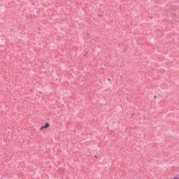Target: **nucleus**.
<instances>
[{
	"mask_svg": "<svg viewBox=\"0 0 179 179\" xmlns=\"http://www.w3.org/2000/svg\"><path fill=\"white\" fill-rule=\"evenodd\" d=\"M45 128H50V124H48V123H46L45 124V126H43L42 127H41V131H43V129H44Z\"/></svg>",
	"mask_w": 179,
	"mask_h": 179,
	"instance_id": "obj_1",
	"label": "nucleus"
},
{
	"mask_svg": "<svg viewBox=\"0 0 179 179\" xmlns=\"http://www.w3.org/2000/svg\"><path fill=\"white\" fill-rule=\"evenodd\" d=\"M173 179H179V175L177 176H175V177L173 178Z\"/></svg>",
	"mask_w": 179,
	"mask_h": 179,
	"instance_id": "obj_2",
	"label": "nucleus"
}]
</instances>
